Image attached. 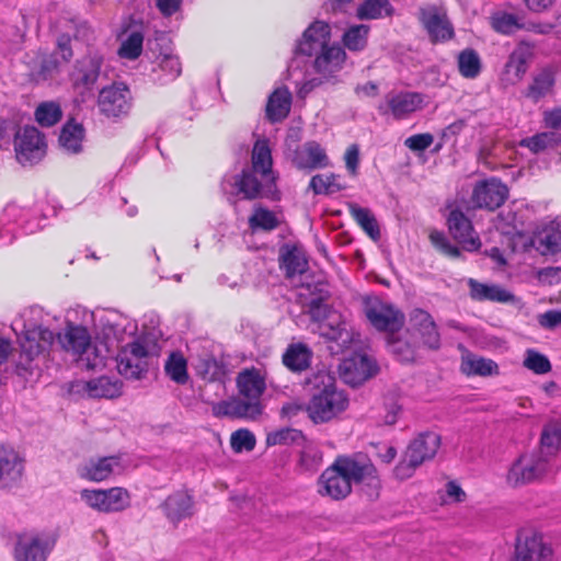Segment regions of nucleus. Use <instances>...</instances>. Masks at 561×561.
Segmentation results:
<instances>
[{"label":"nucleus","mask_w":561,"mask_h":561,"mask_svg":"<svg viewBox=\"0 0 561 561\" xmlns=\"http://www.w3.org/2000/svg\"><path fill=\"white\" fill-rule=\"evenodd\" d=\"M90 398L115 399L123 393V382L117 378L101 376L89 381Z\"/></svg>","instance_id":"36"},{"label":"nucleus","mask_w":561,"mask_h":561,"mask_svg":"<svg viewBox=\"0 0 561 561\" xmlns=\"http://www.w3.org/2000/svg\"><path fill=\"white\" fill-rule=\"evenodd\" d=\"M369 26L365 24L351 26L343 35V44L351 51H360L367 46Z\"/></svg>","instance_id":"45"},{"label":"nucleus","mask_w":561,"mask_h":561,"mask_svg":"<svg viewBox=\"0 0 561 561\" xmlns=\"http://www.w3.org/2000/svg\"><path fill=\"white\" fill-rule=\"evenodd\" d=\"M118 466V457H102L96 460L91 459L80 468L79 472L80 476L84 479L100 482L107 479L113 473L114 468Z\"/></svg>","instance_id":"30"},{"label":"nucleus","mask_w":561,"mask_h":561,"mask_svg":"<svg viewBox=\"0 0 561 561\" xmlns=\"http://www.w3.org/2000/svg\"><path fill=\"white\" fill-rule=\"evenodd\" d=\"M144 35L139 31L131 32L126 39L123 41L118 55L122 58L134 60L138 58L142 51Z\"/></svg>","instance_id":"50"},{"label":"nucleus","mask_w":561,"mask_h":561,"mask_svg":"<svg viewBox=\"0 0 561 561\" xmlns=\"http://www.w3.org/2000/svg\"><path fill=\"white\" fill-rule=\"evenodd\" d=\"M312 351L305 343H291L283 354V364L294 373H301L309 368Z\"/></svg>","instance_id":"29"},{"label":"nucleus","mask_w":561,"mask_h":561,"mask_svg":"<svg viewBox=\"0 0 561 561\" xmlns=\"http://www.w3.org/2000/svg\"><path fill=\"white\" fill-rule=\"evenodd\" d=\"M196 373L208 381L220 379L224 375V366L213 355L198 357L194 364Z\"/></svg>","instance_id":"44"},{"label":"nucleus","mask_w":561,"mask_h":561,"mask_svg":"<svg viewBox=\"0 0 561 561\" xmlns=\"http://www.w3.org/2000/svg\"><path fill=\"white\" fill-rule=\"evenodd\" d=\"M221 188L230 204L237 203L238 195H242V198L248 201L257 198L278 201L280 198L274 178L262 179L257 171L249 168L236 175L233 182L224 181Z\"/></svg>","instance_id":"4"},{"label":"nucleus","mask_w":561,"mask_h":561,"mask_svg":"<svg viewBox=\"0 0 561 561\" xmlns=\"http://www.w3.org/2000/svg\"><path fill=\"white\" fill-rule=\"evenodd\" d=\"M440 446V436L434 432H424L417 435L408 445L402 459L394 467L393 473L399 480H407L415 470L435 457Z\"/></svg>","instance_id":"5"},{"label":"nucleus","mask_w":561,"mask_h":561,"mask_svg":"<svg viewBox=\"0 0 561 561\" xmlns=\"http://www.w3.org/2000/svg\"><path fill=\"white\" fill-rule=\"evenodd\" d=\"M376 479V468L362 456H337L319 478V493L339 501L348 496L352 484Z\"/></svg>","instance_id":"1"},{"label":"nucleus","mask_w":561,"mask_h":561,"mask_svg":"<svg viewBox=\"0 0 561 561\" xmlns=\"http://www.w3.org/2000/svg\"><path fill=\"white\" fill-rule=\"evenodd\" d=\"M23 459L10 447L0 444V489L12 488L21 479Z\"/></svg>","instance_id":"23"},{"label":"nucleus","mask_w":561,"mask_h":561,"mask_svg":"<svg viewBox=\"0 0 561 561\" xmlns=\"http://www.w3.org/2000/svg\"><path fill=\"white\" fill-rule=\"evenodd\" d=\"M524 27L525 23L519 22L515 14L501 13L493 16V28L500 33L508 35Z\"/></svg>","instance_id":"53"},{"label":"nucleus","mask_w":561,"mask_h":561,"mask_svg":"<svg viewBox=\"0 0 561 561\" xmlns=\"http://www.w3.org/2000/svg\"><path fill=\"white\" fill-rule=\"evenodd\" d=\"M561 448V422L550 421L543 425L540 435V455L547 458L557 456Z\"/></svg>","instance_id":"32"},{"label":"nucleus","mask_w":561,"mask_h":561,"mask_svg":"<svg viewBox=\"0 0 561 561\" xmlns=\"http://www.w3.org/2000/svg\"><path fill=\"white\" fill-rule=\"evenodd\" d=\"M304 439L305 437L301 431L286 427L268 433L266 436V444L267 446L290 445Z\"/></svg>","instance_id":"51"},{"label":"nucleus","mask_w":561,"mask_h":561,"mask_svg":"<svg viewBox=\"0 0 561 561\" xmlns=\"http://www.w3.org/2000/svg\"><path fill=\"white\" fill-rule=\"evenodd\" d=\"M102 64L103 57L98 54L78 59L69 75L73 88L82 92L91 91L100 77Z\"/></svg>","instance_id":"16"},{"label":"nucleus","mask_w":561,"mask_h":561,"mask_svg":"<svg viewBox=\"0 0 561 561\" xmlns=\"http://www.w3.org/2000/svg\"><path fill=\"white\" fill-rule=\"evenodd\" d=\"M250 169L257 171L262 179L274 178L277 181V175L273 171L272 152L267 139L255 141L252 149Z\"/></svg>","instance_id":"27"},{"label":"nucleus","mask_w":561,"mask_h":561,"mask_svg":"<svg viewBox=\"0 0 561 561\" xmlns=\"http://www.w3.org/2000/svg\"><path fill=\"white\" fill-rule=\"evenodd\" d=\"M18 161L23 165L39 162L46 153V142L41 131L33 126H26L15 139Z\"/></svg>","instance_id":"11"},{"label":"nucleus","mask_w":561,"mask_h":561,"mask_svg":"<svg viewBox=\"0 0 561 561\" xmlns=\"http://www.w3.org/2000/svg\"><path fill=\"white\" fill-rule=\"evenodd\" d=\"M291 94L287 88L276 89L268 98L266 117L272 122H280L290 111Z\"/></svg>","instance_id":"33"},{"label":"nucleus","mask_w":561,"mask_h":561,"mask_svg":"<svg viewBox=\"0 0 561 561\" xmlns=\"http://www.w3.org/2000/svg\"><path fill=\"white\" fill-rule=\"evenodd\" d=\"M552 549L543 542L542 536L534 531H523L517 536L515 561H545Z\"/></svg>","instance_id":"18"},{"label":"nucleus","mask_w":561,"mask_h":561,"mask_svg":"<svg viewBox=\"0 0 561 561\" xmlns=\"http://www.w3.org/2000/svg\"><path fill=\"white\" fill-rule=\"evenodd\" d=\"M419 20L432 43L447 42L455 36L454 26L447 14L434 4L420 8Z\"/></svg>","instance_id":"12"},{"label":"nucleus","mask_w":561,"mask_h":561,"mask_svg":"<svg viewBox=\"0 0 561 561\" xmlns=\"http://www.w3.org/2000/svg\"><path fill=\"white\" fill-rule=\"evenodd\" d=\"M164 369L167 375L176 383L184 385L188 380L187 363L180 352L170 354Z\"/></svg>","instance_id":"43"},{"label":"nucleus","mask_w":561,"mask_h":561,"mask_svg":"<svg viewBox=\"0 0 561 561\" xmlns=\"http://www.w3.org/2000/svg\"><path fill=\"white\" fill-rule=\"evenodd\" d=\"M149 352L141 341L128 343L117 355V370L126 379L139 380L148 371Z\"/></svg>","instance_id":"7"},{"label":"nucleus","mask_w":561,"mask_h":561,"mask_svg":"<svg viewBox=\"0 0 561 561\" xmlns=\"http://www.w3.org/2000/svg\"><path fill=\"white\" fill-rule=\"evenodd\" d=\"M460 370L467 376H489L491 375V362L463 350Z\"/></svg>","instance_id":"39"},{"label":"nucleus","mask_w":561,"mask_h":561,"mask_svg":"<svg viewBox=\"0 0 561 561\" xmlns=\"http://www.w3.org/2000/svg\"><path fill=\"white\" fill-rule=\"evenodd\" d=\"M411 329L417 333L422 343L431 350H438L440 346V335L432 316L420 308L410 313Z\"/></svg>","instance_id":"21"},{"label":"nucleus","mask_w":561,"mask_h":561,"mask_svg":"<svg viewBox=\"0 0 561 561\" xmlns=\"http://www.w3.org/2000/svg\"><path fill=\"white\" fill-rule=\"evenodd\" d=\"M38 350V346H36L35 344L33 345L32 342L21 343L20 356L15 364V373L20 377L27 379L28 376L33 374V362L34 358L39 355Z\"/></svg>","instance_id":"42"},{"label":"nucleus","mask_w":561,"mask_h":561,"mask_svg":"<svg viewBox=\"0 0 561 561\" xmlns=\"http://www.w3.org/2000/svg\"><path fill=\"white\" fill-rule=\"evenodd\" d=\"M447 225L453 238L461 243L467 251L478 250L479 238L472 236L471 220L458 208L451 209L447 217Z\"/></svg>","instance_id":"20"},{"label":"nucleus","mask_w":561,"mask_h":561,"mask_svg":"<svg viewBox=\"0 0 561 561\" xmlns=\"http://www.w3.org/2000/svg\"><path fill=\"white\" fill-rule=\"evenodd\" d=\"M471 202L473 207L477 208H490L491 203V181L482 180L478 182L473 188L471 195Z\"/></svg>","instance_id":"57"},{"label":"nucleus","mask_w":561,"mask_h":561,"mask_svg":"<svg viewBox=\"0 0 561 561\" xmlns=\"http://www.w3.org/2000/svg\"><path fill=\"white\" fill-rule=\"evenodd\" d=\"M319 334L329 340L336 342L341 347H348L353 341V333L348 330V324L343 320L339 312H329L324 320L318 324Z\"/></svg>","instance_id":"24"},{"label":"nucleus","mask_w":561,"mask_h":561,"mask_svg":"<svg viewBox=\"0 0 561 561\" xmlns=\"http://www.w3.org/2000/svg\"><path fill=\"white\" fill-rule=\"evenodd\" d=\"M552 141V134L542 133L535 135L530 138L524 139L522 146L529 148L533 152L537 153L545 150Z\"/></svg>","instance_id":"62"},{"label":"nucleus","mask_w":561,"mask_h":561,"mask_svg":"<svg viewBox=\"0 0 561 561\" xmlns=\"http://www.w3.org/2000/svg\"><path fill=\"white\" fill-rule=\"evenodd\" d=\"M280 267L285 270L287 278L301 275L308 270V261L297 247H284L280 250Z\"/></svg>","instance_id":"35"},{"label":"nucleus","mask_w":561,"mask_h":561,"mask_svg":"<svg viewBox=\"0 0 561 561\" xmlns=\"http://www.w3.org/2000/svg\"><path fill=\"white\" fill-rule=\"evenodd\" d=\"M523 364L527 369L534 371L537 375L547 374L552 368L549 358L535 350L526 351Z\"/></svg>","instance_id":"52"},{"label":"nucleus","mask_w":561,"mask_h":561,"mask_svg":"<svg viewBox=\"0 0 561 561\" xmlns=\"http://www.w3.org/2000/svg\"><path fill=\"white\" fill-rule=\"evenodd\" d=\"M554 83V72L548 68L542 69L534 77L526 95L534 102H538L540 99L552 93Z\"/></svg>","instance_id":"37"},{"label":"nucleus","mask_w":561,"mask_h":561,"mask_svg":"<svg viewBox=\"0 0 561 561\" xmlns=\"http://www.w3.org/2000/svg\"><path fill=\"white\" fill-rule=\"evenodd\" d=\"M329 297V294H322V290H319V295L317 297L311 298L308 304L310 318L320 324L321 320H324L329 312H331L328 307L323 304V301Z\"/></svg>","instance_id":"58"},{"label":"nucleus","mask_w":561,"mask_h":561,"mask_svg":"<svg viewBox=\"0 0 561 561\" xmlns=\"http://www.w3.org/2000/svg\"><path fill=\"white\" fill-rule=\"evenodd\" d=\"M458 70L463 78L474 79L482 69L478 53L472 48L461 50L457 59Z\"/></svg>","instance_id":"41"},{"label":"nucleus","mask_w":561,"mask_h":561,"mask_svg":"<svg viewBox=\"0 0 561 561\" xmlns=\"http://www.w3.org/2000/svg\"><path fill=\"white\" fill-rule=\"evenodd\" d=\"M322 461L321 451L308 448L305 449L300 455V466L308 471H316Z\"/></svg>","instance_id":"63"},{"label":"nucleus","mask_w":561,"mask_h":561,"mask_svg":"<svg viewBox=\"0 0 561 561\" xmlns=\"http://www.w3.org/2000/svg\"><path fill=\"white\" fill-rule=\"evenodd\" d=\"M548 462L541 456H522L512 466L507 479L514 485L531 483L546 474Z\"/></svg>","instance_id":"17"},{"label":"nucleus","mask_w":561,"mask_h":561,"mask_svg":"<svg viewBox=\"0 0 561 561\" xmlns=\"http://www.w3.org/2000/svg\"><path fill=\"white\" fill-rule=\"evenodd\" d=\"M59 71L60 62L56 54H42L31 67L30 77L34 82L41 83L55 78Z\"/></svg>","instance_id":"34"},{"label":"nucleus","mask_w":561,"mask_h":561,"mask_svg":"<svg viewBox=\"0 0 561 561\" xmlns=\"http://www.w3.org/2000/svg\"><path fill=\"white\" fill-rule=\"evenodd\" d=\"M81 499L93 510L103 513L121 512L130 504V496L124 488L107 490H82Z\"/></svg>","instance_id":"9"},{"label":"nucleus","mask_w":561,"mask_h":561,"mask_svg":"<svg viewBox=\"0 0 561 561\" xmlns=\"http://www.w3.org/2000/svg\"><path fill=\"white\" fill-rule=\"evenodd\" d=\"M305 388L310 393L306 411L314 423L331 421L348 405L346 394L337 390L334 376L325 369L311 374L305 381Z\"/></svg>","instance_id":"2"},{"label":"nucleus","mask_w":561,"mask_h":561,"mask_svg":"<svg viewBox=\"0 0 561 561\" xmlns=\"http://www.w3.org/2000/svg\"><path fill=\"white\" fill-rule=\"evenodd\" d=\"M158 66L172 80L178 78L182 72L181 62L179 58L173 55H162L158 57Z\"/></svg>","instance_id":"59"},{"label":"nucleus","mask_w":561,"mask_h":561,"mask_svg":"<svg viewBox=\"0 0 561 561\" xmlns=\"http://www.w3.org/2000/svg\"><path fill=\"white\" fill-rule=\"evenodd\" d=\"M339 175L331 174H316L311 178L309 187L317 195H331L337 193L344 188L337 183Z\"/></svg>","instance_id":"46"},{"label":"nucleus","mask_w":561,"mask_h":561,"mask_svg":"<svg viewBox=\"0 0 561 561\" xmlns=\"http://www.w3.org/2000/svg\"><path fill=\"white\" fill-rule=\"evenodd\" d=\"M493 226L504 236H514L518 232L516 227V214L512 210L506 213H504V210L500 211L496 218L493 219Z\"/></svg>","instance_id":"56"},{"label":"nucleus","mask_w":561,"mask_h":561,"mask_svg":"<svg viewBox=\"0 0 561 561\" xmlns=\"http://www.w3.org/2000/svg\"><path fill=\"white\" fill-rule=\"evenodd\" d=\"M493 301L508 304L517 309L522 308V301L518 297L497 285H493Z\"/></svg>","instance_id":"64"},{"label":"nucleus","mask_w":561,"mask_h":561,"mask_svg":"<svg viewBox=\"0 0 561 561\" xmlns=\"http://www.w3.org/2000/svg\"><path fill=\"white\" fill-rule=\"evenodd\" d=\"M194 499L186 491L170 494L161 504V508L170 523L178 526L183 519L194 515Z\"/></svg>","instance_id":"22"},{"label":"nucleus","mask_w":561,"mask_h":561,"mask_svg":"<svg viewBox=\"0 0 561 561\" xmlns=\"http://www.w3.org/2000/svg\"><path fill=\"white\" fill-rule=\"evenodd\" d=\"M534 242L542 255L561 252V225L552 221L543 226L536 233Z\"/></svg>","instance_id":"28"},{"label":"nucleus","mask_w":561,"mask_h":561,"mask_svg":"<svg viewBox=\"0 0 561 561\" xmlns=\"http://www.w3.org/2000/svg\"><path fill=\"white\" fill-rule=\"evenodd\" d=\"M249 225L253 230L272 231L279 226V221L272 210L259 207L249 218Z\"/></svg>","instance_id":"49"},{"label":"nucleus","mask_w":561,"mask_h":561,"mask_svg":"<svg viewBox=\"0 0 561 561\" xmlns=\"http://www.w3.org/2000/svg\"><path fill=\"white\" fill-rule=\"evenodd\" d=\"M131 93L123 83H113L104 87L98 96V107L107 118H121L127 116L131 108Z\"/></svg>","instance_id":"8"},{"label":"nucleus","mask_w":561,"mask_h":561,"mask_svg":"<svg viewBox=\"0 0 561 561\" xmlns=\"http://www.w3.org/2000/svg\"><path fill=\"white\" fill-rule=\"evenodd\" d=\"M237 387L240 397H232L213 407V413L218 417L254 420L262 414L261 397L266 385L260 371L255 368L244 369L237 376Z\"/></svg>","instance_id":"3"},{"label":"nucleus","mask_w":561,"mask_h":561,"mask_svg":"<svg viewBox=\"0 0 561 561\" xmlns=\"http://www.w3.org/2000/svg\"><path fill=\"white\" fill-rule=\"evenodd\" d=\"M365 314L375 329L390 333L400 331L405 321L402 311L379 300L368 304Z\"/></svg>","instance_id":"13"},{"label":"nucleus","mask_w":561,"mask_h":561,"mask_svg":"<svg viewBox=\"0 0 561 561\" xmlns=\"http://www.w3.org/2000/svg\"><path fill=\"white\" fill-rule=\"evenodd\" d=\"M57 346L62 351L78 355L80 359L83 355H87L88 368H95L99 365L96 356L93 359L89 356L92 348L91 336L87 328L82 325L68 324L64 332L57 333Z\"/></svg>","instance_id":"10"},{"label":"nucleus","mask_w":561,"mask_h":561,"mask_svg":"<svg viewBox=\"0 0 561 561\" xmlns=\"http://www.w3.org/2000/svg\"><path fill=\"white\" fill-rule=\"evenodd\" d=\"M431 243L444 255L458 259L461 255L460 249L450 243L444 232L433 230L430 233Z\"/></svg>","instance_id":"54"},{"label":"nucleus","mask_w":561,"mask_h":561,"mask_svg":"<svg viewBox=\"0 0 561 561\" xmlns=\"http://www.w3.org/2000/svg\"><path fill=\"white\" fill-rule=\"evenodd\" d=\"M378 370L377 364L366 354H354L339 365L341 379L357 387L371 378Z\"/></svg>","instance_id":"14"},{"label":"nucleus","mask_w":561,"mask_h":561,"mask_svg":"<svg viewBox=\"0 0 561 561\" xmlns=\"http://www.w3.org/2000/svg\"><path fill=\"white\" fill-rule=\"evenodd\" d=\"M424 98L417 92H391L385 96V103L378 106L381 115L391 114L394 119H404L423 107Z\"/></svg>","instance_id":"15"},{"label":"nucleus","mask_w":561,"mask_h":561,"mask_svg":"<svg viewBox=\"0 0 561 561\" xmlns=\"http://www.w3.org/2000/svg\"><path fill=\"white\" fill-rule=\"evenodd\" d=\"M348 209L354 220L374 241L380 239V228L370 209L357 204H350Z\"/></svg>","instance_id":"38"},{"label":"nucleus","mask_w":561,"mask_h":561,"mask_svg":"<svg viewBox=\"0 0 561 561\" xmlns=\"http://www.w3.org/2000/svg\"><path fill=\"white\" fill-rule=\"evenodd\" d=\"M62 117V111L56 102H43L35 111V118L43 127H51L57 124Z\"/></svg>","instance_id":"48"},{"label":"nucleus","mask_w":561,"mask_h":561,"mask_svg":"<svg viewBox=\"0 0 561 561\" xmlns=\"http://www.w3.org/2000/svg\"><path fill=\"white\" fill-rule=\"evenodd\" d=\"M23 342H32V344L38 346V354L47 351L53 346H57V334L51 330L38 325L28 331Z\"/></svg>","instance_id":"47"},{"label":"nucleus","mask_w":561,"mask_h":561,"mask_svg":"<svg viewBox=\"0 0 561 561\" xmlns=\"http://www.w3.org/2000/svg\"><path fill=\"white\" fill-rule=\"evenodd\" d=\"M393 11L389 0H365L357 9V16L360 20H376L383 15L391 16Z\"/></svg>","instance_id":"40"},{"label":"nucleus","mask_w":561,"mask_h":561,"mask_svg":"<svg viewBox=\"0 0 561 561\" xmlns=\"http://www.w3.org/2000/svg\"><path fill=\"white\" fill-rule=\"evenodd\" d=\"M85 130L82 124L75 119H69L62 126L59 135V144L61 148L71 154L80 153L83 149L82 141Z\"/></svg>","instance_id":"31"},{"label":"nucleus","mask_w":561,"mask_h":561,"mask_svg":"<svg viewBox=\"0 0 561 561\" xmlns=\"http://www.w3.org/2000/svg\"><path fill=\"white\" fill-rule=\"evenodd\" d=\"M293 163L300 170H314L328 167L329 158L317 141H307L295 151Z\"/></svg>","instance_id":"25"},{"label":"nucleus","mask_w":561,"mask_h":561,"mask_svg":"<svg viewBox=\"0 0 561 561\" xmlns=\"http://www.w3.org/2000/svg\"><path fill=\"white\" fill-rule=\"evenodd\" d=\"M434 141V136L430 133L415 134L404 140V146L414 152L426 150Z\"/></svg>","instance_id":"61"},{"label":"nucleus","mask_w":561,"mask_h":561,"mask_svg":"<svg viewBox=\"0 0 561 561\" xmlns=\"http://www.w3.org/2000/svg\"><path fill=\"white\" fill-rule=\"evenodd\" d=\"M255 436L249 430L241 428L232 433L230 438L231 448L236 453L243 450L251 451L255 447Z\"/></svg>","instance_id":"55"},{"label":"nucleus","mask_w":561,"mask_h":561,"mask_svg":"<svg viewBox=\"0 0 561 561\" xmlns=\"http://www.w3.org/2000/svg\"><path fill=\"white\" fill-rule=\"evenodd\" d=\"M389 348L401 362L409 363L415 359L414 348L402 340L389 342Z\"/></svg>","instance_id":"60"},{"label":"nucleus","mask_w":561,"mask_h":561,"mask_svg":"<svg viewBox=\"0 0 561 561\" xmlns=\"http://www.w3.org/2000/svg\"><path fill=\"white\" fill-rule=\"evenodd\" d=\"M314 56V70L327 79L333 78V75L342 69L346 58L340 45H329Z\"/></svg>","instance_id":"26"},{"label":"nucleus","mask_w":561,"mask_h":561,"mask_svg":"<svg viewBox=\"0 0 561 561\" xmlns=\"http://www.w3.org/2000/svg\"><path fill=\"white\" fill-rule=\"evenodd\" d=\"M331 27L323 21H314L304 32L301 39L298 42L295 53L313 56L330 45Z\"/></svg>","instance_id":"19"},{"label":"nucleus","mask_w":561,"mask_h":561,"mask_svg":"<svg viewBox=\"0 0 561 561\" xmlns=\"http://www.w3.org/2000/svg\"><path fill=\"white\" fill-rule=\"evenodd\" d=\"M56 540L39 533H23L16 536L13 549L15 561H47Z\"/></svg>","instance_id":"6"}]
</instances>
